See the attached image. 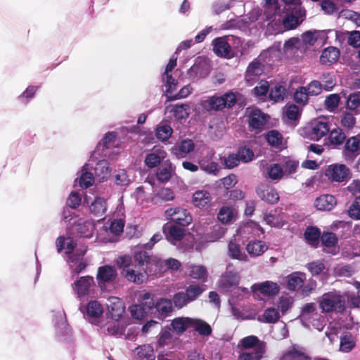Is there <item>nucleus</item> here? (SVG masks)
<instances>
[{
	"label": "nucleus",
	"mask_w": 360,
	"mask_h": 360,
	"mask_svg": "<svg viewBox=\"0 0 360 360\" xmlns=\"http://www.w3.org/2000/svg\"><path fill=\"white\" fill-rule=\"evenodd\" d=\"M56 243L58 252H61L64 250L65 253L68 255L67 262L73 273L79 274L86 268V263L83 258L86 250H82L79 253H75L74 251L75 243L73 238L59 236L56 239Z\"/></svg>",
	"instance_id": "f257e3e1"
},
{
	"label": "nucleus",
	"mask_w": 360,
	"mask_h": 360,
	"mask_svg": "<svg viewBox=\"0 0 360 360\" xmlns=\"http://www.w3.org/2000/svg\"><path fill=\"white\" fill-rule=\"evenodd\" d=\"M131 258L124 255L117 257V264L123 268L124 276L130 282L141 284L147 280L146 270H136V266L131 265Z\"/></svg>",
	"instance_id": "f03ea898"
},
{
	"label": "nucleus",
	"mask_w": 360,
	"mask_h": 360,
	"mask_svg": "<svg viewBox=\"0 0 360 360\" xmlns=\"http://www.w3.org/2000/svg\"><path fill=\"white\" fill-rule=\"evenodd\" d=\"M239 281L238 273L229 265L219 279L218 287L224 292H229L236 289L238 292L247 294L248 290L246 288L238 287Z\"/></svg>",
	"instance_id": "7ed1b4c3"
},
{
	"label": "nucleus",
	"mask_w": 360,
	"mask_h": 360,
	"mask_svg": "<svg viewBox=\"0 0 360 360\" xmlns=\"http://www.w3.org/2000/svg\"><path fill=\"white\" fill-rule=\"evenodd\" d=\"M236 94L233 92H226L223 95H214L203 102V107L207 110L219 111L227 108H232L236 103Z\"/></svg>",
	"instance_id": "20e7f679"
},
{
	"label": "nucleus",
	"mask_w": 360,
	"mask_h": 360,
	"mask_svg": "<svg viewBox=\"0 0 360 360\" xmlns=\"http://www.w3.org/2000/svg\"><path fill=\"white\" fill-rule=\"evenodd\" d=\"M319 306L324 312H340L345 309V299L336 292H329L323 295Z\"/></svg>",
	"instance_id": "39448f33"
},
{
	"label": "nucleus",
	"mask_w": 360,
	"mask_h": 360,
	"mask_svg": "<svg viewBox=\"0 0 360 360\" xmlns=\"http://www.w3.org/2000/svg\"><path fill=\"white\" fill-rule=\"evenodd\" d=\"M72 289L74 294L79 300L86 296H90L95 291L94 278L90 276L79 277L72 283Z\"/></svg>",
	"instance_id": "423d86ee"
},
{
	"label": "nucleus",
	"mask_w": 360,
	"mask_h": 360,
	"mask_svg": "<svg viewBox=\"0 0 360 360\" xmlns=\"http://www.w3.org/2000/svg\"><path fill=\"white\" fill-rule=\"evenodd\" d=\"M210 70V60L206 57L199 56L195 59L194 64L188 70L187 75L189 79L196 81L207 77Z\"/></svg>",
	"instance_id": "0eeeda50"
},
{
	"label": "nucleus",
	"mask_w": 360,
	"mask_h": 360,
	"mask_svg": "<svg viewBox=\"0 0 360 360\" xmlns=\"http://www.w3.org/2000/svg\"><path fill=\"white\" fill-rule=\"evenodd\" d=\"M231 40H233V35L215 38L212 42L214 53L221 58H232L234 57L235 53L230 46Z\"/></svg>",
	"instance_id": "6e6552de"
},
{
	"label": "nucleus",
	"mask_w": 360,
	"mask_h": 360,
	"mask_svg": "<svg viewBox=\"0 0 360 360\" xmlns=\"http://www.w3.org/2000/svg\"><path fill=\"white\" fill-rule=\"evenodd\" d=\"M269 51L262 53L259 57L251 62L247 68L245 72V79L248 82L252 84L264 72V58L267 56Z\"/></svg>",
	"instance_id": "1a4fd4ad"
},
{
	"label": "nucleus",
	"mask_w": 360,
	"mask_h": 360,
	"mask_svg": "<svg viewBox=\"0 0 360 360\" xmlns=\"http://www.w3.org/2000/svg\"><path fill=\"white\" fill-rule=\"evenodd\" d=\"M165 214L167 219L172 221L180 226H188L192 221L191 214L183 207H174L169 208L165 210Z\"/></svg>",
	"instance_id": "9d476101"
},
{
	"label": "nucleus",
	"mask_w": 360,
	"mask_h": 360,
	"mask_svg": "<svg viewBox=\"0 0 360 360\" xmlns=\"http://www.w3.org/2000/svg\"><path fill=\"white\" fill-rule=\"evenodd\" d=\"M177 56L174 53L170 58L162 75V80L165 82V91L173 93L176 89L177 82L172 78V72L176 65Z\"/></svg>",
	"instance_id": "9b49d317"
},
{
	"label": "nucleus",
	"mask_w": 360,
	"mask_h": 360,
	"mask_svg": "<svg viewBox=\"0 0 360 360\" xmlns=\"http://www.w3.org/2000/svg\"><path fill=\"white\" fill-rule=\"evenodd\" d=\"M266 6L263 15L259 14L258 9H253L250 13L249 19L251 22L256 21L261 18L263 21L268 22L272 20L273 16L275 15L278 10V6L276 0H265Z\"/></svg>",
	"instance_id": "f8f14e48"
},
{
	"label": "nucleus",
	"mask_w": 360,
	"mask_h": 360,
	"mask_svg": "<svg viewBox=\"0 0 360 360\" xmlns=\"http://www.w3.org/2000/svg\"><path fill=\"white\" fill-rule=\"evenodd\" d=\"M117 271L113 266L105 265L98 269L96 279L100 288L103 290L106 283L113 282L117 278Z\"/></svg>",
	"instance_id": "ddd939ff"
},
{
	"label": "nucleus",
	"mask_w": 360,
	"mask_h": 360,
	"mask_svg": "<svg viewBox=\"0 0 360 360\" xmlns=\"http://www.w3.org/2000/svg\"><path fill=\"white\" fill-rule=\"evenodd\" d=\"M330 130V123L325 119H320L314 121L311 124L309 136L315 141H319L321 138L328 134Z\"/></svg>",
	"instance_id": "4468645a"
},
{
	"label": "nucleus",
	"mask_w": 360,
	"mask_h": 360,
	"mask_svg": "<svg viewBox=\"0 0 360 360\" xmlns=\"http://www.w3.org/2000/svg\"><path fill=\"white\" fill-rule=\"evenodd\" d=\"M135 262L140 266H142L139 270H146V273L152 272V267L153 265L158 266L162 262L160 259H158L155 257H150L146 251H139L134 254V256Z\"/></svg>",
	"instance_id": "2eb2a0df"
},
{
	"label": "nucleus",
	"mask_w": 360,
	"mask_h": 360,
	"mask_svg": "<svg viewBox=\"0 0 360 360\" xmlns=\"http://www.w3.org/2000/svg\"><path fill=\"white\" fill-rule=\"evenodd\" d=\"M163 232L166 239L172 245L179 247L181 240L185 236L184 229L177 227L175 225L165 224L163 226Z\"/></svg>",
	"instance_id": "dca6fc26"
},
{
	"label": "nucleus",
	"mask_w": 360,
	"mask_h": 360,
	"mask_svg": "<svg viewBox=\"0 0 360 360\" xmlns=\"http://www.w3.org/2000/svg\"><path fill=\"white\" fill-rule=\"evenodd\" d=\"M349 169L342 164L332 165L326 170V174L333 181L342 182L349 176Z\"/></svg>",
	"instance_id": "f3484780"
},
{
	"label": "nucleus",
	"mask_w": 360,
	"mask_h": 360,
	"mask_svg": "<svg viewBox=\"0 0 360 360\" xmlns=\"http://www.w3.org/2000/svg\"><path fill=\"white\" fill-rule=\"evenodd\" d=\"M107 307L110 317L117 321L124 315L125 307L123 302L118 297H111L108 300Z\"/></svg>",
	"instance_id": "a211bd4d"
},
{
	"label": "nucleus",
	"mask_w": 360,
	"mask_h": 360,
	"mask_svg": "<svg viewBox=\"0 0 360 360\" xmlns=\"http://www.w3.org/2000/svg\"><path fill=\"white\" fill-rule=\"evenodd\" d=\"M305 16V10L301 6L295 7V13H289L283 20L284 27L288 30L296 28L302 21Z\"/></svg>",
	"instance_id": "6ab92c4d"
},
{
	"label": "nucleus",
	"mask_w": 360,
	"mask_h": 360,
	"mask_svg": "<svg viewBox=\"0 0 360 360\" xmlns=\"http://www.w3.org/2000/svg\"><path fill=\"white\" fill-rule=\"evenodd\" d=\"M251 290L254 292H259L264 295L273 296L279 292L280 287L275 282L266 281L253 284Z\"/></svg>",
	"instance_id": "aec40b11"
},
{
	"label": "nucleus",
	"mask_w": 360,
	"mask_h": 360,
	"mask_svg": "<svg viewBox=\"0 0 360 360\" xmlns=\"http://www.w3.org/2000/svg\"><path fill=\"white\" fill-rule=\"evenodd\" d=\"M166 152L162 146H154L150 153L145 158V164L150 168H154L160 165L166 158Z\"/></svg>",
	"instance_id": "412c9836"
},
{
	"label": "nucleus",
	"mask_w": 360,
	"mask_h": 360,
	"mask_svg": "<svg viewBox=\"0 0 360 360\" xmlns=\"http://www.w3.org/2000/svg\"><path fill=\"white\" fill-rule=\"evenodd\" d=\"M103 313V307L97 300L89 302L85 307L84 316L91 323L99 319Z\"/></svg>",
	"instance_id": "4be33fe9"
},
{
	"label": "nucleus",
	"mask_w": 360,
	"mask_h": 360,
	"mask_svg": "<svg viewBox=\"0 0 360 360\" xmlns=\"http://www.w3.org/2000/svg\"><path fill=\"white\" fill-rule=\"evenodd\" d=\"M267 115L259 109H252L250 113L248 122L251 130L261 129L267 122Z\"/></svg>",
	"instance_id": "5701e85b"
},
{
	"label": "nucleus",
	"mask_w": 360,
	"mask_h": 360,
	"mask_svg": "<svg viewBox=\"0 0 360 360\" xmlns=\"http://www.w3.org/2000/svg\"><path fill=\"white\" fill-rule=\"evenodd\" d=\"M238 233L243 237H259L264 233L263 229L256 222L249 221L240 226L238 229Z\"/></svg>",
	"instance_id": "b1692460"
},
{
	"label": "nucleus",
	"mask_w": 360,
	"mask_h": 360,
	"mask_svg": "<svg viewBox=\"0 0 360 360\" xmlns=\"http://www.w3.org/2000/svg\"><path fill=\"white\" fill-rule=\"evenodd\" d=\"M305 280L304 273L293 272L285 277L287 288L290 291H296L303 286Z\"/></svg>",
	"instance_id": "393cba45"
},
{
	"label": "nucleus",
	"mask_w": 360,
	"mask_h": 360,
	"mask_svg": "<svg viewBox=\"0 0 360 360\" xmlns=\"http://www.w3.org/2000/svg\"><path fill=\"white\" fill-rule=\"evenodd\" d=\"M194 143L190 139L183 140L179 144L175 145L171 149V153L176 158L181 159L193 150Z\"/></svg>",
	"instance_id": "a878e982"
},
{
	"label": "nucleus",
	"mask_w": 360,
	"mask_h": 360,
	"mask_svg": "<svg viewBox=\"0 0 360 360\" xmlns=\"http://www.w3.org/2000/svg\"><path fill=\"white\" fill-rule=\"evenodd\" d=\"M257 194L262 200L270 204L276 203L279 200L277 191L268 186L262 185L257 189Z\"/></svg>",
	"instance_id": "bb28decb"
},
{
	"label": "nucleus",
	"mask_w": 360,
	"mask_h": 360,
	"mask_svg": "<svg viewBox=\"0 0 360 360\" xmlns=\"http://www.w3.org/2000/svg\"><path fill=\"white\" fill-rule=\"evenodd\" d=\"M335 198L332 195H322L318 197L315 200V207L319 210H331L336 205Z\"/></svg>",
	"instance_id": "cd10ccee"
},
{
	"label": "nucleus",
	"mask_w": 360,
	"mask_h": 360,
	"mask_svg": "<svg viewBox=\"0 0 360 360\" xmlns=\"http://www.w3.org/2000/svg\"><path fill=\"white\" fill-rule=\"evenodd\" d=\"M192 319L191 317H176L171 322L172 330L177 334L184 333L187 329L191 328Z\"/></svg>",
	"instance_id": "c85d7f7f"
},
{
	"label": "nucleus",
	"mask_w": 360,
	"mask_h": 360,
	"mask_svg": "<svg viewBox=\"0 0 360 360\" xmlns=\"http://www.w3.org/2000/svg\"><path fill=\"white\" fill-rule=\"evenodd\" d=\"M191 328L201 337H208L212 333L211 326L202 319L193 318Z\"/></svg>",
	"instance_id": "c756f323"
},
{
	"label": "nucleus",
	"mask_w": 360,
	"mask_h": 360,
	"mask_svg": "<svg viewBox=\"0 0 360 360\" xmlns=\"http://www.w3.org/2000/svg\"><path fill=\"white\" fill-rule=\"evenodd\" d=\"M90 212L96 217H103L107 210V204L105 198L96 197L89 205Z\"/></svg>",
	"instance_id": "7c9ffc66"
},
{
	"label": "nucleus",
	"mask_w": 360,
	"mask_h": 360,
	"mask_svg": "<svg viewBox=\"0 0 360 360\" xmlns=\"http://www.w3.org/2000/svg\"><path fill=\"white\" fill-rule=\"evenodd\" d=\"M136 360H155L153 348L150 345H143L134 350Z\"/></svg>",
	"instance_id": "2f4dec72"
},
{
	"label": "nucleus",
	"mask_w": 360,
	"mask_h": 360,
	"mask_svg": "<svg viewBox=\"0 0 360 360\" xmlns=\"http://www.w3.org/2000/svg\"><path fill=\"white\" fill-rule=\"evenodd\" d=\"M54 323L56 333L58 335H65L69 333V327L65 321V313L63 311H58L55 313Z\"/></svg>",
	"instance_id": "473e14b6"
},
{
	"label": "nucleus",
	"mask_w": 360,
	"mask_h": 360,
	"mask_svg": "<svg viewBox=\"0 0 360 360\" xmlns=\"http://www.w3.org/2000/svg\"><path fill=\"white\" fill-rule=\"evenodd\" d=\"M88 169L89 165H84L80 171L79 176L76 179V181L79 182V186L83 188H89L94 183V174L89 172Z\"/></svg>",
	"instance_id": "72a5a7b5"
},
{
	"label": "nucleus",
	"mask_w": 360,
	"mask_h": 360,
	"mask_svg": "<svg viewBox=\"0 0 360 360\" xmlns=\"http://www.w3.org/2000/svg\"><path fill=\"white\" fill-rule=\"evenodd\" d=\"M281 360H309V359L305 354L304 348L294 345L283 354Z\"/></svg>",
	"instance_id": "f704fd0d"
},
{
	"label": "nucleus",
	"mask_w": 360,
	"mask_h": 360,
	"mask_svg": "<svg viewBox=\"0 0 360 360\" xmlns=\"http://www.w3.org/2000/svg\"><path fill=\"white\" fill-rule=\"evenodd\" d=\"M265 343H259L252 352L240 353L238 360H261L265 353Z\"/></svg>",
	"instance_id": "c9c22d12"
},
{
	"label": "nucleus",
	"mask_w": 360,
	"mask_h": 360,
	"mask_svg": "<svg viewBox=\"0 0 360 360\" xmlns=\"http://www.w3.org/2000/svg\"><path fill=\"white\" fill-rule=\"evenodd\" d=\"M264 221L271 227L281 228L284 225L283 215L277 210L264 214Z\"/></svg>",
	"instance_id": "e433bc0d"
},
{
	"label": "nucleus",
	"mask_w": 360,
	"mask_h": 360,
	"mask_svg": "<svg viewBox=\"0 0 360 360\" xmlns=\"http://www.w3.org/2000/svg\"><path fill=\"white\" fill-rule=\"evenodd\" d=\"M340 52L337 48L330 46L325 49L320 57V61L323 65H330L335 63L339 58Z\"/></svg>",
	"instance_id": "4c0bfd02"
},
{
	"label": "nucleus",
	"mask_w": 360,
	"mask_h": 360,
	"mask_svg": "<svg viewBox=\"0 0 360 360\" xmlns=\"http://www.w3.org/2000/svg\"><path fill=\"white\" fill-rule=\"evenodd\" d=\"M268 249L266 244L261 240H253L248 243L246 250L248 254L253 257L262 255Z\"/></svg>",
	"instance_id": "58836bf2"
},
{
	"label": "nucleus",
	"mask_w": 360,
	"mask_h": 360,
	"mask_svg": "<svg viewBox=\"0 0 360 360\" xmlns=\"http://www.w3.org/2000/svg\"><path fill=\"white\" fill-rule=\"evenodd\" d=\"M211 195L207 191H198L193 193V202L195 207H204L211 202Z\"/></svg>",
	"instance_id": "ea45409f"
},
{
	"label": "nucleus",
	"mask_w": 360,
	"mask_h": 360,
	"mask_svg": "<svg viewBox=\"0 0 360 360\" xmlns=\"http://www.w3.org/2000/svg\"><path fill=\"white\" fill-rule=\"evenodd\" d=\"M110 171L108 162L104 160L97 162L94 168L95 175L100 181L107 179L110 176Z\"/></svg>",
	"instance_id": "a19ab883"
},
{
	"label": "nucleus",
	"mask_w": 360,
	"mask_h": 360,
	"mask_svg": "<svg viewBox=\"0 0 360 360\" xmlns=\"http://www.w3.org/2000/svg\"><path fill=\"white\" fill-rule=\"evenodd\" d=\"M94 226L92 221H84L77 224V230L80 236L88 238L93 236Z\"/></svg>",
	"instance_id": "79ce46f5"
},
{
	"label": "nucleus",
	"mask_w": 360,
	"mask_h": 360,
	"mask_svg": "<svg viewBox=\"0 0 360 360\" xmlns=\"http://www.w3.org/2000/svg\"><path fill=\"white\" fill-rule=\"evenodd\" d=\"M280 318V314L278 309L274 307H269L265 309L262 316L258 318V320L261 322L274 323Z\"/></svg>",
	"instance_id": "37998d69"
},
{
	"label": "nucleus",
	"mask_w": 360,
	"mask_h": 360,
	"mask_svg": "<svg viewBox=\"0 0 360 360\" xmlns=\"http://www.w3.org/2000/svg\"><path fill=\"white\" fill-rule=\"evenodd\" d=\"M155 309L163 317L167 316L172 311V303L169 299L162 298L156 302Z\"/></svg>",
	"instance_id": "c03bdc74"
},
{
	"label": "nucleus",
	"mask_w": 360,
	"mask_h": 360,
	"mask_svg": "<svg viewBox=\"0 0 360 360\" xmlns=\"http://www.w3.org/2000/svg\"><path fill=\"white\" fill-rule=\"evenodd\" d=\"M346 135L342 129L335 127L329 131V141L332 145L340 146L344 143Z\"/></svg>",
	"instance_id": "a18cd8bd"
},
{
	"label": "nucleus",
	"mask_w": 360,
	"mask_h": 360,
	"mask_svg": "<svg viewBox=\"0 0 360 360\" xmlns=\"http://www.w3.org/2000/svg\"><path fill=\"white\" fill-rule=\"evenodd\" d=\"M235 217V212L232 207L225 206L220 209L217 218L222 224L231 223Z\"/></svg>",
	"instance_id": "49530a36"
},
{
	"label": "nucleus",
	"mask_w": 360,
	"mask_h": 360,
	"mask_svg": "<svg viewBox=\"0 0 360 360\" xmlns=\"http://www.w3.org/2000/svg\"><path fill=\"white\" fill-rule=\"evenodd\" d=\"M229 255L233 258L238 260L245 261L247 259L246 255L241 251L240 245L236 243L233 240H231L228 245Z\"/></svg>",
	"instance_id": "de8ad7c7"
},
{
	"label": "nucleus",
	"mask_w": 360,
	"mask_h": 360,
	"mask_svg": "<svg viewBox=\"0 0 360 360\" xmlns=\"http://www.w3.org/2000/svg\"><path fill=\"white\" fill-rule=\"evenodd\" d=\"M167 109L173 112L174 116L178 120L186 118L188 116L189 107L186 104L168 106Z\"/></svg>",
	"instance_id": "09e8293b"
},
{
	"label": "nucleus",
	"mask_w": 360,
	"mask_h": 360,
	"mask_svg": "<svg viewBox=\"0 0 360 360\" xmlns=\"http://www.w3.org/2000/svg\"><path fill=\"white\" fill-rule=\"evenodd\" d=\"M205 290L203 285L193 284L191 285L186 289V295L188 301L191 302L196 300Z\"/></svg>",
	"instance_id": "8fccbe9b"
},
{
	"label": "nucleus",
	"mask_w": 360,
	"mask_h": 360,
	"mask_svg": "<svg viewBox=\"0 0 360 360\" xmlns=\"http://www.w3.org/2000/svg\"><path fill=\"white\" fill-rule=\"evenodd\" d=\"M320 237V230L316 227L309 226L304 231V238L311 245H314L316 244Z\"/></svg>",
	"instance_id": "3c124183"
},
{
	"label": "nucleus",
	"mask_w": 360,
	"mask_h": 360,
	"mask_svg": "<svg viewBox=\"0 0 360 360\" xmlns=\"http://www.w3.org/2000/svg\"><path fill=\"white\" fill-rule=\"evenodd\" d=\"M174 172V167L171 163H168L158 169L157 172V178L160 181H167L171 178Z\"/></svg>",
	"instance_id": "603ef678"
},
{
	"label": "nucleus",
	"mask_w": 360,
	"mask_h": 360,
	"mask_svg": "<svg viewBox=\"0 0 360 360\" xmlns=\"http://www.w3.org/2000/svg\"><path fill=\"white\" fill-rule=\"evenodd\" d=\"M302 323L306 327L309 328L311 326L317 330L321 331L326 325V321L319 314L316 313L311 317V321L303 322Z\"/></svg>",
	"instance_id": "864d4df0"
},
{
	"label": "nucleus",
	"mask_w": 360,
	"mask_h": 360,
	"mask_svg": "<svg viewBox=\"0 0 360 360\" xmlns=\"http://www.w3.org/2000/svg\"><path fill=\"white\" fill-rule=\"evenodd\" d=\"M226 231V229L220 224L213 226L211 232L207 234V241L214 242L218 240L224 236Z\"/></svg>",
	"instance_id": "5fc2aeb1"
},
{
	"label": "nucleus",
	"mask_w": 360,
	"mask_h": 360,
	"mask_svg": "<svg viewBox=\"0 0 360 360\" xmlns=\"http://www.w3.org/2000/svg\"><path fill=\"white\" fill-rule=\"evenodd\" d=\"M354 346L355 342L350 334L346 333L341 336L340 344V350L341 352H349L354 347Z\"/></svg>",
	"instance_id": "6e6d98bb"
},
{
	"label": "nucleus",
	"mask_w": 360,
	"mask_h": 360,
	"mask_svg": "<svg viewBox=\"0 0 360 360\" xmlns=\"http://www.w3.org/2000/svg\"><path fill=\"white\" fill-rule=\"evenodd\" d=\"M189 276L198 280L205 279L207 278V271L206 268L202 265H191Z\"/></svg>",
	"instance_id": "4d7b16f0"
},
{
	"label": "nucleus",
	"mask_w": 360,
	"mask_h": 360,
	"mask_svg": "<svg viewBox=\"0 0 360 360\" xmlns=\"http://www.w3.org/2000/svg\"><path fill=\"white\" fill-rule=\"evenodd\" d=\"M269 177L272 180H280L284 176L283 167L278 164H271L267 169Z\"/></svg>",
	"instance_id": "13d9d810"
},
{
	"label": "nucleus",
	"mask_w": 360,
	"mask_h": 360,
	"mask_svg": "<svg viewBox=\"0 0 360 360\" xmlns=\"http://www.w3.org/2000/svg\"><path fill=\"white\" fill-rule=\"evenodd\" d=\"M124 222L122 219H115L110 222V224H105L103 226L104 230L108 232V231L115 235H118L123 231Z\"/></svg>",
	"instance_id": "bf43d9fd"
},
{
	"label": "nucleus",
	"mask_w": 360,
	"mask_h": 360,
	"mask_svg": "<svg viewBox=\"0 0 360 360\" xmlns=\"http://www.w3.org/2000/svg\"><path fill=\"white\" fill-rule=\"evenodd\" d=\"M309 97V96L304 86L297 89L293 95L294 101L301 105H305L308 103Z\"/></svg>",
	"instance_id": "052dcab7"
},
{
	"label": "nucleus",
	"mask_w": 360,
	"mask_h": 360,
	"mask_svg": "<svg viewBox=\"0 0 360 360\" xmlns=\"http://www.w3.org/2000/svg\"><path fill=\"white\" fill-rule=\"evenodd\" d=\"M347 107L351 110L360 112V92L350 94L347 101Z\"/></svg>",
	"instance_id": "680f3d73"
},
{
	"label": "nucleus",
	"mask_w": 360,
	"mask_h": 360,
	"mask_svg": "<svg viewBox=\"0 0 360 360\" xmlns=\"http://www.w3.org/2000/svg\"><path fill=\"white\" fill-rule=\"evenodd\" d=\"M172 134V129L167 124H159L156 129V136L161 141L167 140Z\"/></svg>",
	"instance_id": "e2e57ef3"
},
{
	"label": "nucleus",
	"mask_w": 360,
	"mask_h": 360,
	"mask_svg": "<svg viewBox=\"0 0 360 360\" xmlns=\"http://www.w3.org/2000/svg\"><path fill=\"white\" fill-rule=\"evenodd\" d=\"M282 135L276 130H271L266 134V139L269 145L278 147L282 143Z\"/></svg>",
	"instance_id": "0e129e2a"
},
{
	"label": "nucleus",
	"mask_w": 360,
	"mask_h": 360,
	"mask_svg": "<svg viewBox=\"0 0 360 360\" xmlns=\"http://www.w3.org/2000/svg\"><path fill=\"white\" fill-rule=\"evenodd\" d=\"M155 304L156 302L154 300L153 295L150 292H146L141 297V304L148 312L155 308Z\"/></svg>",
	"instance_id": "69168bd1"
},
{
	"label": "nucleus",
	"mask_w": 360,
	"mask_h": 360,
	"mask_svg": "<svg viewBox=\"0 0 360 360\" xmlns=\"http://www.w3.org/2000/svg\"><path fill=\"white\" fill-rule=\"evenodd\" d=\"M339 18H344L355 23L358 27L360 26V13L351 10L342 11L339 13Z\"/></svg>",
	"instance_id": "338daca9"
},
{
	"label": "nucleus",
	"mask_w": 360,
	"mask_h": 360,
	"mask_svg": "<svg viewBox=\"0 0 360 360\" xmlns=\"http://www.w3.org/2000/svg\"><path fill=\"white\" fill-rule=\"evenodd\" d=\"M348 214L353 219H360V196L356 197L350 205Z\"/></svg>",
	"instance_id": "774afa93"
}]
</instances>
